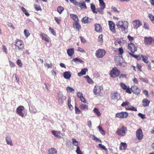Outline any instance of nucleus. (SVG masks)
<instances>
[{"label":"nucleus","instance_id":"1","mask_svg":"<svg viewBox=\"0 0 154 154\" xmlns=\"http://www.w3.org/2000/svg\"><path fill=\"white\" fill-rule=\"evenodd\" d=\"M116 26L123 32H126L128 27V23L126 21H119L116 23Z\"/></svg>","mask_w":154,"mask_h":154},{"label":"nucleus","instance_id":"2","mask_svg":"<svg viewBox=\"0 0 154 154\" xmlns=\"http://www.w3.org/2000/svg\"><path fill=\"white\" fill-rule=\"evenodd\" d=\"M16 113L22 117L25 116L27 115V112L23 106H20L16 109Z\"/></svg>","mask_w":154,"mask_h":154},{"label":"nucleus","instance_id":"3","mask_svg":"<svg viewBox=\"0 0 154 154\" xmlns=\"http://www.w3.org/2000/svg\"><path fill=\"white\" fill-rule=\"evenodd\" d=\"M127 131V128L123 125L121 128L117 129L116 133L118 135L123 137L125 135Z\"/></svg>","mask_w":154,"mask_h":154},{"label":"nucleus","instance_id":"4","mask_svg":"<svg viewBox=\"0 0 154 154\" xmlns=\"http://www.w3.org/2000/svg\"><path fill=\"white\" fill-rule=\"evenodd\" d=\"M120 74V71L116 67L113 68L111 70L109 75L113 78L118 77Z\"/></svg>","mask_w":154,"mask_h":154},{"label":"nucleus","instance_id":"5","mask_svg":"<svg viewBox=\"0 0 154 154\" xmlns=\"http://www.w3.org/2000/svg\"><path fill=\"white\" fill-rule=\"evenodd\" d=\"M106 51L102 49H99L96 51L95 55L98 58H102L106 54Z\"/></svg>","mask_w":154,"mask_h":154},{"label":"nucleus","instance_id":"6","mask_svg":"<svg viewBox=\"0 0 154 154\" xmlns=\"http://www.w3.org/2000/svg\"><path fill=\"white\" fill-rule=\"evenodd\" d=\"M15 45L17 48L18 50L22 51L24 48V44L21 40L17 39Z\"/></svg>","mask_w":154,"mask_h":154},{"label":"nucleus","instance_id":"7","mask_svg":"<svg viewBox=\"0 0 154 154\" xmlns=\"http://www.w3.org/2000/svg\"><path fill=\"white\" fill-rule=\"evenodd\" d=\"M99 2V6L100 8L97 9V11L100 14L103 13V11L106 8V4L103 0H98Z\"/></svg>","mask_w":154,"mask_h":154},{"label":"nucleus","instance_id":"8","mask_svg":"<svg viewBox=\"0 0 154 154\" xmlns=\"http://www.w3.org/2000/svg\"><path fill=\"white\" fill-rule=\"evenodd\" d=\"M128 50L131 51V53L132 54L136 51L137 50V47L132 43L128 44Z\"/></svg>","mask_w":154,"mask_h":154},{"label":"nucleus","instance_id":"9","mask_svg":"<svg viewBox=\"0 0 154 154\" xmlns=\"http://www.w3.org/2000/svg\"><path fill=\"white\" fill-rule=\"evenodd\" d=\"M111 97L112 100H118L120 98V95L117 91H112L111 93Z\"/></svg>","mask_w":154,"mask_h":154},{"label":"nucleus","instance_id":"10","mask_svg":"<svg viewBox=\"0 0 154 154\" xmlns=\"http://www.w3.org/2000/svg\"><path fill=\"white\" fill-rule=\"evenodd\" d=\"M144 41L145 45H150L154 43V39L151 37H146L144 38Z\"/></svg>","mask_w":154,"mask_h":154},{"label":"nucleus","instance_id":"11","mask_svg":"<svg viewBox=\"0 0 154 154\" xmlns=\"http://www.w3.org/2000/svg\"><path fill=\"white\" fill-rule=\"evenodd\" d=\"M132 23L133 28L136 29H137L142 25L141 21L139 20L133 21Z\"/></svg>","mask_w":154,"mask_h":154},{"label":"nucleus","instance_id":"12","mask_svg":"<svg viewBox=\"0 0 154 154\" xmlns=\"http://www.w3.org/2000/svg\"><path fill=\"white\" fill-rule=\"evenodd\" d=\"M128 116V113L125 112H119L116 114V117L120 119L126 118Z\"/></svg>","mask_w":154,"mask_h":154},{"label":"nucleus","instance_id":"13","mask_svg":"<svg viewBox=\"0 0 154 154\" xmlns=\"http://www.w3.org/2000/svg\"><path fill=\"white\" fill-rule=\"evenodd\" d=\"M108 22L109 29L112 32V33H115L116 30L115 29V25L113 21H109Z\"/></svg>","mask_w":154,"mask_h":154},{"label":"nucleus","instance_id":"14","mask_svg":"<svg viewBox=\"0 0 154 154\" xmlns=\"http://www.w3.org/2000/svg\"><path fill=\"white\" fill-rule=\"evenodd\" d=\"M136 135L138 140H142L143 136L142 129L140 128L137 129L136 132Z\"/></svg>","mask_w":154,"mask_h":154},{"label":"nucleus","instance_id":"15","mask_svg":"<svg viewBox=\"0 0 154 154\" xmlns=\"http://www.w3.org/2000/svg\"><path fill=\"white\" fill-rule=\"evenodd\" d=\"M58 102L60 104H62L63 103L64 100H65V97L61 92H59L57 94Z\"/></svg>","mask_w":154,"mask_h":154},{"label":"nucleus","instance_id":"16","mask_svg":"<svg viewBox=\"0 0 154 154\" xmlns=\"http://www.w3.org/2000/svg\"><path fill=\"white\" fill-rule=\"evenodd\" d=\"M101 88H102L100 86H95L93 90L94 94L96 95H99L101 92Z\"/></svg>","mask_w":154,"mask_h":154},{"label":"nucleus","instance_id":"17","mask_svg":"<svg viewBox=\"0 0 154 154\" xmlns=\"http://www.w3.org/2000/svg\"><path fill=\"white\" fill-rule=\"evenodd\" d=\"M131 90L132 92L137 95L139 94L140 92V89L136 85H134L131 87Z\"/></svg>","mask_w":154,"mask_h":154},{"label":"nucleus","instance_id":"18","mask_svg":"<svg viewBox=\"0 0 154 154\" xmlns=\"http://www.w3.org/2000/svg\"><path fill=\"white\" fill-rule=\"evenodd\" d=\"M40 35L42 37V39L47 42H49L50 38L46 34L43 33H41Z\"/></svg>","mask_w":154,"mask_h":154},{"label":"nucleus","instance_id":"19","mask_svg":"<svg viewBox=\"0 0 154 154\" xmlns=\"http://www.w3.org/2000/svg\"><path fill=\"white\" fill-rule=\"evenodd\" d=\"M95 30L98 32H101L102 31V28L100 24L98 23H96L94 24Z\"/></svg>","mask_w":154,"mask_h":154},{"label":"nucleus","instance_id":"20","mask_svg":"<svg viewBox=\"0 0 154 154\" xmlns=\"http://www.w3.org/2000/svg\"><path fill=\"white\" fill-rule=\"evenodd\" d=\"M51 133L55 137L58 138H60L61 137V132L60 131H56L55 130H52L51 131Z\"/></svg>","mask_w":154,"mask_h":154},{"label":"nucleus","instance_id":"21","mask_svg":"<svg viewBox=\"0 0 154 154\" xmlns=\"http://www.w3.org/2000/svg\"><path fill=\"white\" fill-rule=\"evenodd\" d=\"M150 101L146 98L143 99L142 101V106L143 107L149 106Z\"/></svg>","mask_w":154,"mask_h":154},{"label":"nucleus","instance_id":"22","mask_svg":"<svg viewBox=\"0 0 154 154\" xmlns=\"http://www.w3.org/2000/svg\"><path fill=\"white\" fill-rule=\"evenodd\" d=\"M73 27L77 30L79 31L81 29V26L78 22H74L73 23Z\"/></svg>","mask_w":154,"mask_h":154},{"label":"nucleus","instance_id":"23","mask_svg":"<svg viewBox=\"0 0 154 154\" xmlns=\"http://www.w3.org/2000/svg\"><path fill=\"white\" fill-rule=\"evenodd\" d=\"M121 106L123 107H125L126 110H128V109L127 108H130L131 105H130L129 102L126 101L125 102H123L121 105Z\"/></svg>","mask_w":154,"mask_h":154},{"label":"nucleus","instance_id":"24","mask_svg":"<svg viewBox=\"0 0 154 154\" xmlns=\"http://www.w3.org/2000/svg\"><path fill=\"white\" fill-rule=\"evenodd\" d=\"M88 71V69L87 68L82 69L81 72L78 73V75L79 76H81L82 75L86 74V72Z\"/></svg>","mask_w":154,"mask_h":154},{"label":"nucleus","instance_id":"25","mask_svg":"<svg viewBox=\"0 0 154 154\" xmlns=\"http://www.w3.org/2000/svg\"><path fill=\"white\" fill-rule=\"evenodd\" d=\"M91 19L88 17H85L83 18L82 20V22L85 24L91 22Z\"/></svg>","mask_w":154,"mask_h":154},{"label":"nucleus","instance_id":"26","mask_svg":"<svg viewBox=\"0 0 154 154\" xmlns=\"http://www.w3.org/2000/svg\"><path fill=\"white\" fill-rule=\"evenodd\" d=\"M129 54L131 55V56L137 59L138 60H140L142 58V56H143V55H134L131 53L130 52L129 53Z\"/></svg>","mask_w":154,"mask_h":154},{"label":"nucleus","instance_id":"27","mask_svg":"<svg viewBox=\"0 0 154 154\" xmlns=\"http://www.w3.org/2000/svg\"><path fill=\"white\" fill-rule=\"evenodd\" d=\"M57 151L56 149L54 148H51L48 150V154H57Z\"/></svg>","mask_w":154,"mask_h":154},{"label":"nucleus","instance_id":"28","mask_svg":"<svg viewBox=\"0 0 154 154\" xmlns=\"http://www.w3.org/2000/svg\"><path fill=\"white\" fill-rule=\"evenodd\" d=\"M67 52L68 55L70 57H71L74 53V49L73 48L68 49L67 50Z\"/></svg>","mask_w":154,"mask_h":154},{"label":"nucleus","instance_id":"29","mask_svg":"<svg viewBox=\"0 0 154 154\" xmlns=\"http://www.w3.org/2000/svg\"><path fill=\"white\" fill-rule=\"evenodd\" d=\"M63 76L66 79H69L71 77L70 72L69 71L65 72L63 73Z\"/></svg>","mask_w":154,"mask_h":154},{"label":"nucleus","instance_id":"30","mask_svg":"<svg viewBox=\"0 0 154 154\" xmlns=\"http://www.w3.org/2000/svg\"><path fill=\"white\" fill-rule=\"evenodd\" d=\"M6 140L8 144L11 146L13 145L12 140L10 136H7L6 137Z\"/></svg>","mask_w":154,"mask_h":154},{"label":"nucleus","instance_id":"31","mask_svg":"<svg viewBox=\"0 0 154 154\" xmlns=\"http://www.w3.org/2000/svg\"><path fill=\"white\" fill-rule=\"evenodd\" d=\"M127 147V144L124 143H121L120 145L119 149L120 150L125 149Z\"/></svg>","mask_w":154,"mask_h":154},{"label":"nucleus","instance_id":"32","mask_svg":"<svg viewBox=\"0 0 154 154\" xmlns=\"http://www.w3.org/2000/svg\"><path fill=\"white\" fill-rule=\"evenodd\" d=\"M70 17L74 21V22H79V19L78 17L76 15L71 14Z\"/></svg>","mask_w":154,"mask_h":154},{"label":"nucleus","instance_id":"33","mask_svg":"<svg viewBox=\"0 0 154 154\" xmlns=\"http://www.w3.org/2000/svg\"><path fill=\"white\" fill-rule=\"evenodd\" d=\"M84 78L86 79L88 83L92 84L94 83L93 81L88 76L86 75L84 77Z\"/></svg>","mask_w":154,"mask_h":154},{"label":"nucleus","instance_id":"34","mask_svg":"<svg viewBox=\"0 0 154 154\" xmlns=\"http://www.w3.org/2000/svg\"><path fill=\"white\" fill-rule=\"evenodd\" d=\"M94 112L95 113L98 117H100L101 115L100 112L99 111V109L97 108H94L93 110Z\"/></svg>","mask_w":154,"mask_h":154},{"label":"nucleus","instance_id":"35","mask_svg":"<svg viewBox=\"0 0 154 154\" xmlns=\"http://www.w3.org/2000/svg\"><path fill=\"white\" fill-rule=\"evenodd\" d=\"M79 107L81 109H82L84 110H88V106L87 105L82 104Z\"/></svg>","mask_w":154,"mask_h":154},{"label":"nucleus","instance_id":"36","mask_svg":"<svg viewBox=\"0 0 154 154\" xmlns=\"http://www.w3.org/2000/svg\"><path fill=\"white\" fill-rule=\"evenodd\" d=\"M79 6L82 9L83 8H87V6H86L85 2L83 1V2L81 3H79Z\"/></svg>","mask_w":154,"mask_h":154},{"label":"nucleus","instance_id":"37","mask_svg":"<svg viewBox=\"0 0 154 154\" xmlns=\"http://www.w3.org/2000/svg\"><path fill=\"white\" fill-rule=\"evenodd\" d=\"M64 10V8L63 7L59 6L57 8V11L60 14H61Z\"/></svg>","mask_w":154,"mask_h":154},{"label":"nucleus","instance_id":"38","mask_svg":"<svg viewBox=\"0 0 154 154\" xmlns=\"http://www.w3.org/2000/svg\"><path fill=\"white\" fill-rule=\"evenodd\" d=\"M21 9L23 13L26 16H29V13L27 12L26 10L23 7H21Z\"/></svg>","mask_w":154,"mask_h":154},{"label":"nucleus","instance_id":"39","mask_svg":"<svg viewBox=\"0 0 154 154\" xmlns=\"http://www.w3.org/2000/svg\"><path fill=\"white\" fill-rule=\"evenodd\" d=\"M29 109L31 112L35 113L36 112V109L33 106H31L29 107Z\"/></svg>","mask_w":154,"mask_h":154},{"label":"nucleus","instance_id":"40","mask_svg":"<svg viewBox=\"0 0 154 154\" xmlns=\"http://www.w3.org/2000/svg\"><path fill=\"white\" fill-rule=\"evenodd\" d=\"M98 128L99 129V131L101 133L103 134V135H104L105 134V132L104 130L102 128L101 126H98Z\"/></svg>","mask_w":154,"mask_h":154},{"label":"nucleus","instance_id":"41","mask_svg":"<svg viewBox=\"0 0 154 154\" xmlns=\"http://www.w3.org/2000/svg\"><path fill=\"white\" fill-rule=\"evenodd\" d=\"M148 17L152 23H154V16L151 14H149Z\"/></svg>","mask_w":154,"mask_h":154},{"label":"nucleus","instance_id":"42","mask_svg":"<svg viewBox=\"0 0 154 154\" xmlns=\"http://www.w3.org/2000/svg\"><path fill=\"white\" fill-rule=\"evenodd\" d=\"M91 8L92 10V11L94 13L97 14V12L96 11V8L94 5L91 4Z\"/></svg>","mask_w":154,"mask_h":154},{"label":"nucleus","instance_id":"43","mask_svg":"<svg viewBox=\"0 0 154 154\" xmlns=\"http://www.w3.org/2000/svg\"><path fill=\"white\" fill-rule=\"evenodd\" d=\"M34 8L37 11H41L42 9L40 5L35 4L34 5Z\"/></svg>","mask_w":154,"mask_h":154},{"label":"nucleus","instance_id":"44","mask_svg":"<svg viewBox=\"0 0 154 154\" xmlns=\"http://www.w3.org/2000/svg\"><path fill=\"white\" fill-rule=\"evenodd\" d=\"M75 113L77 114H79L81 113L80 110L76 106H75Z\"/></svg>","mask_w":154,"mask_h":154},{"label":"nucleus","instance_id":"45","mask_svg":"<svg viewBox=\"0 0 154 154\" xmlns=\"http://www.w3.org/2000/svg\"><path fill=\"white\" fill-rule=\"evenodd\" d=\"M72 143L73 145L75 146H78V142L77 141L76 139L72 138Z\"/></svg>","mask_w":154,"mask_h":154},{"label":"nucleus","instance_id":"46","mask_svg":"<svg viewBox=\"0 0 154 154\" xmlns=\"http://www.w3.org/2000/svg\"><path fill=\"white\" fill-rule=\"evenodd\" d=\"M66 90L68 92H74L75 91L74 89L72 88L67 87L66 88Z\"/></svg>","mask_w":154,"mask_h":154},{"label":"nucleus","instance_id":"47","mask_svg":"<svg viewBox=\"0 0 154 154\" xmlns=\"http://www.w3.org/2000/svg\"><path fill=\"white\" fill-rule=\"evenodd\" d=\"M143 61L145 63H147L149 62V61L148 60V57L145 56H142V58Z\"/></svg>","mask_w":154,"mask_h":154},{"label":"nucleus","instance_id":"48","mask_svg":"<svg viewBox=\"0 0 154 154\" xmlns=\"http://www.w3.org/2000/svg\"><path fill=\"white\" fill-rule=\"evenodd\" d=\"M120 85L121 87L124 90H125L127 89V88L128 87V86H127L125 84L123 83H120Z\"/></svg>","mask_w":154,"mask_h":154},{"label":"nucleus","instance_id":"49","mask_svg":"<svg viewBox=\"0 0 154 154\" xmlns=\"http://www.w3.org/2000/svg\"><path fill=\"white\" fill-rule=\"evenodd\" d=\"M103 35L102 34L100 35L98 37V42L102 43L103 42Z\"/></svg>","mask_w":154,"mask_h":154},{"label":"nucleus","instance_id":"50","mask_svg":"<svg viewBox=\"0 0 154 154\" xmlns=\"http://www.w3.org/2000/svg\"><path fill=\"white\" fill-rule=\"evenodd\" d=\"M49 30L54 35H56V32L55 31L54 29L52 28L51 27H50L49 28Z\"/></svg>","mask_w":154,"mask_h":154},{"label":"nucleus","instance_id":"51","mask_svg":"<svg viewBox=\"0 0 154 154\" xmlns=\"http://www.w3.org/2000/svg\"><path fill=\"white\" fill-rule=\"evenodd\" d=\"M76 152L77 154H82L83 153L80 149V147L78 146L77 147L76 149Z\"/></svg>","mask_w":154,"mask_h":154},{"label":"nucleus","instance_id":"52","mask_svg":"<svg viewBox=\"0 0 154 154\" xmlns=\"http://www.w3.org/2000/svg\"><path fill=\"white\" fill-rule=\"evenodd\" d=\"M125 92L126 93H128L129 94H131L132 92L131 90V88H130L129 86L127 88V89L125 90Z\"/></svg>","mask_w":154,"mask_h":154},{"label":"nucleus","instance_id":"53","mask_svg":"<svg viewBox=\"0 0 154 154\" xmlns=\"http://www.w3.org/2000/svg\"><path fill=\"white\" fill-rule=\"evenodd\" d=\"M136 67L137 69L140 72H142V66L141 64H140L138 63H137L136 65Z\"/></svg>","mask_w":154,"mask_h":154},{"label":"nucleus","instance_id":"54","mask_svg":"<svg viewBox=\"0 0 154 154\" xmlns=\"http://www.w3.org/2000/svg\"><path fill=\"white\" fill-rule=\"evenodd\" d=\"M24 33L26 37H28L30 35L28 30L25 29L24 30Z\"/></svg>","mask_w":154,"mask_h":154},{"label":"nucleus","instance_id":"55","mask_svg":"<svg viewBox=\"0 0 154 154\" xmlns=\"http://www.w3.org/2000/svg\"><path fill=\"white\" fill-rule=\"evenodd\" d=\"M17 65L20 66V67H21L22 66V63L21 60H20L18 59L17 61Z\"/></svg>","mask_w":154,"mask_h":154},{"label":"nucleus","instance_id":"56","mask_svg":"<svg viewBox=\"0 0 154 154\" xmlns=\"http://www.w3.org/2000/svg\"><path fill=\"white\" fill-rule=\"evenodd\" d=\"M127 108L128 110H131L133 111H137V108L134 107V106H131L130 108Z\"/></svg>","mask_w":154,"mask_h":154},{"label":"nucleus","instance_id":"57","mask_svg":"<svg viewBox=\"0 0 154 154\" xmlns=\"http://www.w3.org/2000/svg\"><path fill=\"white\" fill-rule=\"evenodd\" d=\"M69 1L71 3L75 5H79V3L76 0H70Z\"/></svg>","mask_w":154,"mask_h":154},{"label":"nucleus","instance_id":"58","mask_svg":"<svg viewBox=\"0 0 154 154\" xmlns=\"http://www.w3.org/2000/svg\"><path fill=\"white\" fill-rule=\"evenodd\" d=\"M143 27L145 29H149V25L147 23L145 22L143 23Z\"/></svg>","mask_w":154,"mask_h":154},{"label":"nucleus","instance_id":"59","mask_svg":"<svg viewBox=\"0 0 154 154\" xmlns=\"http://www.w3.org/2000/svg\"><path fill=\"white\" fill-rule=\"evenodd\" d=\"M73 60L75 62H76L77 61H79L81 63L83 62V61L82 60H80L79 59V58H77V57L74 59Z\"/></svg>","mask_w":154,"mask_h":154},{"label":"nucleus","instance_id":"60","mask_svg":"<svg viewBox=\"0 0 154 154\" xmlns=\"http://www.w3.org/2000/svg\"><path fill=\"white\" fill-rule=\"evenodd\" d=\"M56 22L58 24H60L61 23V20L60 19L58 18V17H54V18Z\"/></svg>","mask_w":154,"mask_h":154},{"label":"nucleus","instance_id":"61","mask_svg":"<svg viewBox=\"0 0 154 154\" xmlns=\"http://www.w3.org/2000/svg\"><path fill=\"white\" fill-rule=\"evenodd\" d=\"M98 146L102 149H103V150H107V149L106 148V147L105 146H104V145H103L101 144H98Z\"/></svg>","mask_w":154,"mask_h":154},{"label":"nucleus","instance_id":"62","mask_svg":"<svg viewBox=\"0 0 154 154\" xmlns=\"http://www.w3.org/2000/svg\"><path fill=\"white\" fill-rule=\"evenodd\" d=\"M119 54L120 55H122L124 53L123 50L122 48H120L119 49Z\"/></svg>","mask_w":154,"mask_h":154},{"label":"nucleus","instance_id":"63","mask_svg":"<svg viewBox=\"0 0 154 154\" xmlns=\"http://www.w3.org/2000/svg\"><path fill=\"white\" fill-rule=\"evenodd\" d=\"M138 116L142 119H145L146 118L145 115L141 113H139L138 114Z\"/></svg>","mask_w":154,"mask_h":154},{"label":"nucleus","instance_id":"64","mask_svg":"<svg viewBox=\"0 0 154 154\" xmlns=\"http://www.w3.org/2000/svg\"><path fill=\"white\" fill-rule=\"evenodd\" d=\"M140 79L143 82H146L147 83H148L149 82V81L147 79L140 78Z\"/></svg>","mask_w":154,"mask_h":154}]
</instances>
